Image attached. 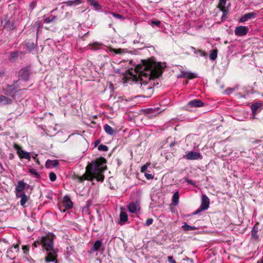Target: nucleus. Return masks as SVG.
Segmentation results:
<instances>
[{
    "label": "nucleus",
    "mask_w": 263,
    "mask_h": 263,
    "mask_svg": "<svg viewBox=\"0 0 263 263\" xmlns=\"http://www.w3.org/2000/svg\"><path fill=\"white\" fill-rule=\"evenodd\" d=\"M14 248L16 250V251H18V245H13L12 247H11V248L9 249H8L7 251V256L8 257L11 252H12V248Z\"/></svg>",
    "instance_id": "nucleus-41"
},
{
    "label": "nucleus",
    "mask_w": 263,
    "mask_h": 263,
    "mask_svg": "<svg viewBox=\"0 0 263 263\" xmlns=\"http://www.w3.org/2000/svg\"><path fill=\"white\" fill-rule=\"evenodd\" d=\"M120 220L119 223L123 224L125 222H126L128 220V216L127 214L124 212H121L120 214Z\"/></svg>",
    "instance_id": "nucleus-28"
},
{
    "label": "nucleus",
    "mask_w": 263,
    "mask_h": 263,
    "mask_svg": "<svg viewBox=\"0 0 263 263\" xmlns=\"http://www.w3.org/2000/svg\"><path fill=\"white\" fill-rule=\"evenodd\" d=\"M100 143V140H97L95 141V142H94V146L96 147L97 146H98L99 145V144Z\"/></svg>",
    "instance_id": "nucleus-55"
},
{
    "label": "nucleus",
    "mask_w": 263,
    "mask_h": 263,
    "mask_svg": "<svg viewBox=\"0 0 263 263\" xmlns=\"http://www.w3.org/2000/svg\"><path fill=\"white\" fill-rule=\"evenodd\" d=\"M106 160L101 157L92 161L88 166L89 172L85 173L83 176L74 175L73 179L79 183H82L85 180L93 181L96 179L98 181L102 182L104 179V171L106 169Z\"/></svg>",
    "instance_id": "nucleus-1"
},
{
    "label": "nucleus",
    "mask_w": 263,
    "mask_h": 263,
    "mask_svg": "<svg viewBox=\"0 0 263 263\" xmlns=\"http://www.w3.org/2000/svg\"><path fill=\"white\" fill-rule=\"evenodd\" d=\"M218 50L216 49L210 50L209 58L211 60L214 61L217 58Z\"/></svg>",
    "instance_id": "nucleus-31"
},
{
    "label": "nucleus",
    "mask_w": 263,
    "mask_h": 263,
    "mask_svg": "<svg viewBox=\"0 0 263 263\" xmlns=\"http://www.w3.org/2000/svg\"><path fill=\"white\" fill-rule=\"evenodd\" d=\"M175 141L172 142H171V144H170V146H171V147H172V146H174V145H175Z\"/></svg>",
    "instance_id": "nucleus-58"
},
{
    "label": "nucleus",
    "mask_w": 263,
    "mask_h": 263,
    "mask_svg": "<svg viewBox=\"0 0 263 263\" xmlns=\"http://www.w3.org/2000/svg\"><path fill=\"white\" fill-rule=\"evenodd\" d=\"M237 90H238V86H236L233 88H229L226 89L224 90V93L226 95H230V94L232 93L233 92H234L235 91Z\"/></svg>",
    "instance_id": "nucleus-37"
},
{
    "label": "nucleus",
    "mask_w": 263,
    "mask_h": 263,
    "mask_svg": "<svg viewBox=\"0 0 263 263\" xmlns=\"http://www.w3.org/2000/svg\"><path fill=\"white\" fill-rule=\"evenodd\" d=\"M238 98H245V96L240 93H237L235 95Z\"/></svg>",
    "instance_id": "nucleus-54"
},
{
    "label": "nucleus",
    "mask_w": 263,
    "mask_h": 263,
    "mask_svg": "<svg viewBox=\"0 0 263 263\" xmlns=\"http://www.w3.org/2000/svg\"><path fill=\"white\" fill-rule=\"evenodd\" d=\"M153 221L154 220L152 218H148L145 221L144 225L146 226H149L153 223Z\"/></svg>",
    "instance_id": "nucleus-46"
},
{
    "label": "nucleus",
    "mask_w": 263,
    "mask_h": 263,
    "mask_svg": "<svg viewBox=\"0 0 263 263\" xmlns=\"http://www.w3.org/2000/svg\"><path fill=\"white\" fill-rule=\"evenodd\" d=\"M14 148L16 149L17 154L20 158L26 159L28 160H30L31 157L29 153L25 151L21 147L16 144L14 145Z\"/></svg>",
    "instance_id": "nucleus-9"
},
{
    "label": "nucleus",
    "mask_w": 263,
    "mask_h": 263,
    "mask_svg": "<svg viewBox=\"0 0 263 263\" xmlns=\"http://www.w3.org/2000/svg\"><path fill=\"white\" fill-rule=\"evenodd\" d=\"M256 15V13L254 12L246 13L240 18L239 22L241 23L245 22L252 18H255Z\"/></svg>",
    "instance_id": "nucleus-17"
},
{
    "label": "nucleus",
    "mask_w": 263,
    "mask_h": 263,
    "mask_svg": "<svg viewBox=\"0 0 263 263\" xmlns=\"http://www.w3.org/2000/svg\"><path fill=\"white\" fill-rule=\"evenodd\" d=\"M47 255L45 257V261L46 262H50L55 261V263L57 262V253L58 250L53 249L52 251H48Z\"/></svg>",
    "instance_id": "nucleus-8"
},
{
    "label": "nucleus",
    "mask_w": 263,
    "mask_h": 263,
    "mask_svg": "<svg viewBox=\"0 0 263 263\" xmlns=\"http://www.w3.org/2000/svg\"><path fill=\"white\" fill-rule=\"evenodd\" d=\"M104 129L106 133L108 135H113L116 133V130L107 124L104 125Z\"/></svg>",
    "instance_id": "nucleus-25"
},
{
    "label": "nucleus",
    "mask_w": 263,
    "mask_h": 263,
    "mask_svg": "<svg viewBox=\"0 0 263 263\" xmlns=\"http://www.w3.org/2000/svg\"><path fill=\"white\" fill-rule=\"evenodd\" d=\"M36 6V1H32L29 5L30 9L32 10H33L35 7Z\"/></svg>",
    "instance_id": "nucleus-45"
},
{
    "label": "nucleus",
    "mask_w": 263,
    "mask_h": 263,
    "mask_svg": "<svg viewBox=\"0 0 263 263\" xmlns=\"http://www.w3.org/2000/svg\"><path fill=\"white\" fill-rule=\"evenodd\" d=\"M139 208L140 202L137 200L135 202H130L128 206V211L131 213H135Z\"/></svg>",
    "instance_id": "nucleus-15"
},
{
    "label": "nucleus",
    "mask_w": 263,
    "mask_h": 263,
    "mask_svg": "<svg viewBox=\"0 0 263 263\" xmlns=\"http://www.w3.org/2000/svg\"><path fill=\"white\" fill-rule=\"evenodd\" d=\"M58 16L57 15H50L48 17L46 16V15L43 16V21L44 23L46 24H49L53 22L54 21L58 18Z\"/></svg>",
    "instance_id": "nucleus-22"
},
{
    "label": "nucleus",
    "mask_w": 263,
    "mask_h": 263,
    "mask_svg": "<svg viewBox=\"0 0 263 263\" xmlns=\"http://www.w3.org/2000/svg\"><path fill=\"white\" fill-rule=\"evenodd\" d=\"M73 206V203L69 196H65L63 198V201L62 205L59 206V209L61 212H65L66 210L70 209Z\"/></svg>",
    "instance_id": "nucleus-5"
},
{
    "label": "nucleus",
    "mask_w": 263,
    "mask_h": 263,
    "mask_svg": "<svg viewBox=\"0 0 263 263\" xmlns=\"http://www.w3.org/2000/svg\"><path fill=\"white\" fill-rule=\"evenodd\" d=\"M261 106V103L260 102H256V103H253V104H252L251 106V108L253 114H254L256 112L257 109L259 107H260Z\"/></svg>",
    "instance_id": "nucleus-32"
},
{
    "label": "nucleus",
    "mask_w": 263,
    "mask_h": 263,
    "mask_svg": "<svg viewBox=\"0 0 263 263\" xmlns=\"http://www.w3.org/2000/svg\"><path fill=\"white\" fill-rule=\"evenodd\" d=\"M30 186L29 184H27L23 180H20L17 182V184L15 188V193L21 194L23 193L22 192L26 189L27 187L28 188Z\"/></svg>",
    "instance_id": "nucleus-10"
},
{
    "label": "nucleus",
    "mask_w": 263,
    "mask_h": 263,
    "mask_svg": "<svg viewBox=\"0 0 263 263\" xmlns=\"http://www.w3.org/2000/svg\"><path fill=\"white\" fill-rule=\"evenodd\" d=\"M5 74L4 71H0V78L3 77Z\"/></svg>",
    "instance_id": "nucleus-57"
},
{
    "label": "nucleus",
    "mask_w": 263,
    "mask_h": 263,
    "mask_svg": "<svg viewBox=\"0 0 263 263\" xmlns=\"http://www.w3.org/2000/svg\"><path fill=\"white\" fill-rule=\"evenodd\" d=\"M82 3V0H69L64 3L67 6H78Z\"/></svg>",
    "instance_id": "nucleus-26"
},
{
    "label": "nucleus",
    "mask_w": 263,
    "mask_h": 263,
    "mask_svg": "<svg viewBox=\"0 0 263 263\" xmlns=\"http://www.w3.org/2000/svg\"><path fill=\"white\" fill-rule=\"evenodd\" d=\"M98 149L100 151L107 152L108 150V148L106 145L101 144L98 146Z\"/></svg>",
    "instance_id": "nucleus-40"
},
{
    "label": "nucleus",
    "mask_w": 263,
    "mask_h": 263,
    "mask_svg": "<svg viewBox=\"0 0 263 263\" xmlns=\"http://www.w3.org/2000/svg\"><path fill=\"white\" fill-rule=\"evenodd\" d=\"M204 103L199 99H194L189 101L187 106L190 107H201L203 106Z\"/></svg>",
    "instance_id": "nucleus-14"
},
{
    "label": "nucleus",
    "mask_w": 263,
    "mask_h": 263,
    "mask_svg": "<svg viewBox=\"0 0 263 263\" xmlns=\"http://www.w3.org/2000/svg\"><path fill=\"white\" fill-rule=\"evenodd\" d=\"M227 0H219L218 8H224Z\"/></svg>",
    "instance_id": "nucleus-43"
},
{
    "label": "nucleus",
    "mask_w": 263,
    "mask_h": 263,
    "mask_svg": "<svg viewBox=\"0 0 263 263\" xmlns=\"http://www.w3.org/2000/svg\"><path fill=\"white\" fill-rule=\"evenodd\" d=\"M59 165V162L58 160H48L45 164L47 168L55 167Z\"/></svg>",
    "instance_id": "nucleus-21"
},
{
    "label": "nucleus",
    "mask_w": 263,
    "mask_h": 263,
    "mask_svg": "<svg viewBox=\"0 0 263 263\" xmlns=\"http://www.w3.org/2000/svg\"><path fill=\"white\" fill-rule=\"evenodd\" d=\"M16 87L14 84H8L6 88L4 90V93L7 96H10L11 93H13L15 92L16 90Z\"/></svg>",
    "instance_id": "nucleus-18"
},
{
    "label": "nucleus",
    "mask_w": 263,
    "mask_h": 263,
    "mask_svg": "<svg viewBox=\"0 0 263 263\" xmlns=\"http://www.w3.org/2000/svg\"><path fill=\"white\" fill-rule=\"evenodd\" d=\"M25 44L27 48L30 50H31L35 48L34 44L32 42H27Z\"/></svg>",
    "instance_id": "nucleus-38"
},
{
    "label": "nucleus",
    "mask_w": 263,
    "mask_h": 263,
    "mask_svg": "<svg viewBox=\"0 0 263 263\" xmlns=\"http://www.w3.org/2000/svg\"><path fill=\"white\" fill-rule=\"evenodd\" d=\"M87 48L88 49L96 51L99 49H103V45L101 43H99L98 42H95L92 44H89L87 46Z\"/></svg>",
    "instance_id": "nucleus-19"
},
{
    "label": "nucleus",
    "mask_w": 263,
    "mask_h": 263,
    "mask_svg": "<svg viewBox=\"0 0 263 263\" xmlns=\"http://www.w3.org/2000/svg\"><path fill=\"white\" fill-rule=\"evenodd\" d=\"M119 72H120V70H117V73H119Z\"/></svg>",
    "instance_id": "nucleus-62"
},
{
    "label": "nucleus",
    "mask_w": 263,
    "mask_h": 263,
    "mask_svg": "<svg viewBox=\"0 0 263 263\" xmlns=\"http://www.w3.org/2000/svg\"><path fill=\"white\" fill-rule=\"evenodd\" d=\"M183 158L189 160H195L202 159V156L199 152L191 151L184 155Z\"/></svg>",
    "instance_id": "nucleus-7"
},
{
    "label": "nucleus",
    "mask_w": 263,
    "mask_h": 263,
    "mask_svg": "<svg viewBox=\"0 0 263 263\" xmlns=\"http://www.w3.org/2000/svg\"><path fill=\"white\" fill-rule=\"evenodd\" d=\"M22 249L23 250L24 253L27 254L29 251V247L28 246H23Z\"/></svg>",
    "instance_id": "nucleus-47"
},
{
    "label": "nucleus",
    "mask_w": 263,
    "mask_h": 263,
    "mask_svg": "<svg viewBox=\"0 0 263 263\" xmlns=\"http://www.w3.org/2000/svg\"><path fill=\"white\" fill-rule=\"evenodd\" d=\"M57 9H58L57 8H55V9H54L52 10L50 12V14H52L53 13H54L55 11H57Z\"/></svg>",
    "instance_id": "nucleus-60"
},
{
    "label": "nucleus",
    "mask_w": 263,
    "mask_h": 263,
    "mask_svg": "<svg viewBox=\"0 0 263 263\" xmlns=\"http://www.w3.org/2000/svg\"><path fill=\"white\" fill-rule=\"evenodd\" d=\"M49 177L50 180L51 182H54V181H55V180L57 179V176H56L55 174L53 172H50L49 173Z\"/></svg>",
    "instance_id": "nucleus-42"
},
{
    "label": "nucleus",
    "mask_w": 263,
    "mask_h": 263,
    "mask_svg": "<svg viewBox=\"0 0 263 263\" xmlns=\"http://www.w3.org/2000/svg\"><path fill=\"white\" fill-rule=\"evenodd\" d=\"M197 77L196 73L186 71H182L177 77L178 78H185L188 79H193Z\"/></svg>",
    "instance_id": "nucleus-13"
},
{
    "label": "nucleus",
    "mask_w": 263,
    "mask_h": 263,
    "mask_svg": "<svg viewBox=\"0 0 263 263\" xmlns=\"http://www.w3.org/2000/svg\"><path fill=\"white\" fill-rule=\"evenodd\" d=\"M102 241L100 240H97L93 247H92V248L91 249V252H93L95 251H97L98 250H99V249L101 248V246H102Z\"/></svg>",
    "instance_id": "nucleus-29"
},
{
    "label": "nucleus",
    "mask_w": 263,
    "mask_h": 263,
    "mask_svg": "<svg viewBox=\"0 0 263 263\" xmlns=\"http://www.w3.org/2000/svg\"><path fill=\"white\" fill-rule=\"evenodd\" d=\"M258 223H256L255 226L253 227L252 230L251 231V236L252 237L255 238L256 239L258 238L257 232L258 231V228L257 227Z\"/></svg>",
    "instance_id": "nucleus-33"
},
{
    "label": "nucleus",
    "mask_w": 263,
    "mask_h": 263,
    "mask_svg": "<svg viewBox=\"0 0 263 263\" xmlns=\"http://www.w3.org/2000/svg\"><path fill=\"white\" fill-rule=\"evenodd\" d=\"M257 263H263V259L261 258L257 261Z\"/></svg>",
    "instance_id": "nucleus-59"
},
{
    "label": "nucleus",
    "mask_w": 263,
    "mask_h": 263,
    "mask_svg": "<svg viewBox=\"0 0 263 263\" xmlns=\"http://www.w3.org/2000/svg\"><path fill=\"white\" fill-rule=\"evenodd\" d=\"M16 197L17 198H21L20 204L21 206L24 207L25 204L29 199V197L25 193L16 194Z\"/></svg>",
    "instance_id": "nucleus-16"
},
{
    "label": "nucleus",
    "mask_w": 263,
    "mask_h": 263,
    "mask_svg": "<svg viewBox=\"0 0 263 263\" xmlns=\"http://www.w3.org/2000/svg\"><path fill=\"white\" fill-rule=\"evenodd\" d=\"M179 196L178 192H176L172 197V202L174 205H177L179 203Z\"/></svg>",
    "instance_id": "nucleus-34"
},
{
    "label": "nucleus",
    "mask_w": 263,
    "mask_h": 263,
    "mask_svg": "<svg viewBox=\"0 0 263 263\" xmlns=\"http://www.w3.org/2000/svg\"><path fill=\"white\" fill-rule=\"evenodd\" d=\"M167 260L168 261V262L170 263H176V261L173 258L172 256H168L167 257Z\"/></svg>",
    "instance_id": "nucleus-52"
},
{
    "label": "nucleus",
    "mask_w": 263,
    "mask_h": 263,
    "mask_svg": "<svg viewBox=\"0 0 263 263\" xmlns=\"http://www.w3.org/2000/svg\"><path fill=\"white\" fill-rule=\"evenodd\" d=\"M36 156H37V155H36L35 156H33V157H32V158H33L34 160H35L37 163H39V160H38V159H36Z\"/></svg>",
    "instance_id": "nucleus-56"
},
{
    "label": "nucleus",
    "mask_w": 263,
    "mask_h": 263,
    "mask_svg": "<svg viewBox=\"0 0 263 263\" xmlns=\"http://www.w3.org/2000/svg\"><path fill=\"white\" fill-rule=\"evenodd\" d=\"M144 176L146 177V178L148 180L153 179L154 178V176L151 174L145 173Z\"/></svg>",
    "instance_id": "nucleus-51"
},
{
    "label": "nucleus",
    "mask_w": 263,
    "mask_h": 263,
    "mask_svg": "<svg viewBox=\"0 0 263 263\" xmlns=\"http://www.w3.org/2000/svg\"><path fill=\"white\" fill-rule=\"evenodd\" d=\"M248 31L249 29L247 26H240L235 28L234 32L237 36H243L248 33Z\"/></svg>",
    "instance_id": "nucleus-11"
},
{
    "label": "nucleus",
    "mask_w": 263,
    "mask_h": 263,
    "mask_svg": "<svg viewBox=\"0 0 263 263\" xmlns=\"http://www.w3.org/2000/svg\"><path fill=\"white\" fill-rule=\"evenodd\" d=\"M147 72L143 74H141V79L139 83L140 84V88L144 92L148 91L151 92L154 85L153 83L154 79L159 78L162 74V71L160 69L154 68L152 69H149Z\"/></svg>",
    "instance_id": "nucleus-2"
},
{
    "label": "nucleus",
    "mask_w": 263,
    "mask_h": 263,
    "mask_svg": "<svg viewBox=\"0 0 263 263\" xmlns=\"http://www.w3.org/2000/svg\"><path fill=\"white\" fill-rule=\"evenodd\" d=\"M160 22L159 21H153L151 22V25L153 27L154 26H159L160 25Z\"/></svg>",
    "instance_id": "nucleus-49"
},
{
    "label": "nucleus",
    "mask_w": 263,
    "mask_h": 263,
    "mask_svg": "<svg viewBox=\"0 0 263 263\" xmlns=\"http://www.w3.org/2000/svg\"><path fill=\"white\" fill-rule=\"evenodd\" d=\"M182 228L184 231H189L192 230H195L197 229V228L194 226H190L187 224V223H185L184 225L182 226Z\"/></svg>",
    "instance_id": "nucleus-36"
},
{
    "label": "nucleus",
    "mask_w": 263,
    "mask_h": 263,
    "mask_svg": "<svg viewBox=\"0 0 263 263\" xmlns=\"http://www.w3.org/2000/svg\"><path fill=\"white\" fill-rule=\"evenodd\" d=\"M30 67L28 66L22 68L18 72L19 79L24 81L28 80L30 74Z\"/></svg>",
    "instance_id": "nucleus-6"
},
{
    "label": "nucleus",
    "mask_w": 263,
    "mask_h": 263,
    "mask_svg": "<svg viewBox=\"0 0 263 263\" xmlns=\"http://www.w3.org/2000/svg\"><path fill=\"white\" fill-rule=\"evenodd\" d=\"M29 173H31L32 175H34L35 177H36V178H39L40 177V174L35 169H30L29 170Z\"/></svg>",
    "instance_id": "nucleus-39"
},
{
    "label": "nucleus",
    "mask_w": 263,
    "mask_h": 263,
    "mask_svg": "<svg viewBox=\"0 0 263 263\" xmlns=\"http://www.w3.org/2000/svg\"><path fill=\"white\" fill-rule=\"evenodd\" d=\"M110 14L112 15L114 17L117 18H122V16L118 13H111Z\"/></svg>",
    "instance_id": "nucleus-53"
},
{
    "label": "nucleus",
    "mask_w": 263,
    "mask_h": 263,
    "mask_svg": "<svg viewBox=\"0 0 263 263\" xmlns=\"http://www.w3.org/2000/svg\"><path fill=\"white\" fill-rule=\"evenodd\" d=\"M184 180H185V181L186 182H187V183L193 185L194 186H196V183L195 181L191 180L187 178H184Z\"/></svg>",
    "instance_id": "nucleus-44"
},
{
    "label": "nucleus",
    "mask_w": 263,
    "mask_h": 263,
    "mask_svg": "<svg viewBox=\"0 0 263 263\" xmlns=\"http://www.w3.org/2000/svg\"><path fill=\"white\" fill-rule=\"evenodd\" d=\"M190 48L193 51L194 54L196 55L197 57H206L207 56L206 53L203 50H202L201 49H197L194 47L193 46H191Z\"/></svg>",
    "instance_id": "nucleus-20"
},
{
    "label": "nucleus",
    "mask_w": 263,
    "mask_h": 263,
    "mask_svg": "<svg viewBox=\"0 0 263 263\" xmlns=\"http://www.w3.org/2000/svg\"><path fill=\"white\" fill-rule=\"evenodd\" d=\"M24 53L23 51L17 50L14 51L10 53L9 60L11 62H15L18 57L24 55Z\"/></svg>",
    "instance_id": "nucleus-12"
},
{
    "label": "nucleus",
    "mask_w": 263,
    "mask_h": 263,
    "mask_svg": "<svg viewBox=\"0 0 263 263\" xmlns=\"http://www.w3.org/2000/svg\"><path fill=\"white\" fill-rule=\"evenodd\" d=\"M88 3L94 7L95 10H99L101 9V5L96 0H87Z\"/></svg>",
    "instance_id": "nucleus-27"
},
{
    "label": "nucleus",
    "mask_w": 263,
    "mask_h": 263,
    "mask_svg": "<svg viewBox=\"0 0 263 263\" xmlns=\"http://www.w3.org/2000/svg\"><path fill=\"white\" fill-rule=\"evenodd\" d=\"M148 166V164H144V165H143L141 167V173H145L147 169V167Z\"/></svg>",
    "instance_id": "nucleus-48"
},
{
    "label": "nucleus",
    "mask_w": 263,
    "mask_h": 263,
    "mask_svg": "<svg viewBox=\"0 0 263 263\" xmlns=\"http://www.w3.org/2000/svg\"><path fill=\"white\" fill-rule=\"evenodd\" d=\"M109 51L114 54H123L127 52L126 49L119 48L116 49L111 47L109 48Z\"/></svg>",
    "instance_id": "nucleus-24"
},
{
    "label": "nucleus",
    "mask_w": 263,
    "mask_h": 263,
    "mask_svg": "<svg viewBox=\"0 0 263 263\" xmlns=\"http://www.w3.org/2000/svg\"><path fill=\"white\" fill-rule=\"evenodd\" d=\"M92 205V201L91 200H88L86 202V205L84 207V210L88 209Z\"/></svg>",
    "instance_id": "nucleus-50"
},
{
    "label": "nucleus",
    "mask_w": 263,
    "mask_h": 263,
    "mask_svg": "<svg viewBox=\"0 0 263 263\" xmlns=\"http://www.w3.org/2000/svg\"><path fill=\"white\" fill-rule=\"evenodd\" d=\"M12 102V100L6 97L5 96H0V104L2 105L10 104Z\"/></svg>",
    "instance_id": "nucleus-23"
},
{
    "label": "nucleus",
    "mask_w": 263,
    "mask_h": 263,
    "mask_svg": "<svg viewBox=\"0 0 263 263\" xmlns=\"http://www.w3.org/2000/svg\"><path fill=\"white\" fill-rule=\"evenodd\" d=\"M55 238V236L53 233H50L45 236H43L41 238V243L46 251H51L54 249L53 240Z\"/></svg>",
    "instance_id": "nucleus-3"
},
{
    "label": "nucleus",
    "mask_w": 263,
    "mask_h": 263,
    "mask_svg": "<svg viewBox=\"0 0 263 263\" xmlns=\"http://www.w3.org/2000/svg\"><path fill=\"white\" fill-rule=\"evenodd\" d=\"M210 205V199L208 197L203 194L201 197V202L200 207L196 210L193 213V215H197L202 211L207 210Z\"/></svg>",
    "instance_id": "nucleus-4"
},
{
    "label": "nucleus",
    "mask_w": 263,
    "mask_h": 263,
    "mask_svg": "<svg viewBox=\"0 0 263 263\" xmlns=\"http://www.w3.org/2000/svg\"><path fill=\"white\" fill-rule=\"evenodd\" d=\"M4 26L9 30H13L14 28L13 22L10 20L6 21L4 24Z\"/></svg>",
    "instance_id": "nucleus-30"
},
{
    "label": "nucleus",
    "mask_w": 263,
    "mask_h": 263,
    "mask_svg": "<svg viewBox=\"0 0 263 263\" xmlns=\"http://www.w3.org/2000/svg\"><path fill=\"white\" fill-rule=\"evenodd\" d=\"M34 246L36 247V242L34 243Z\"/></svg>",
    "instance_id": "nucleus-61"
},
{
    "label": "nucleus",
    "mask_w": 263,
    "mask_h": 263,
    "mask_svg": "<svg viewBox=\"0 0 263 263\" xmlns=\"http://www.w3.org/2000/svg\"><path fill=\"white\" fill-rule=\"evenodd\" d=\"M220 10L222 12V15L221 16V21H224L228 18L229 11L226 9L224 8H220Z\"/></svg>",
    "instance_id": "nucleus-35"
},
{
    "label": "nucleus",
    "mask_w": 263,
    "mask_h": 263,
    "mask_svg": "<svg viewBox=\"0 0 263 263\" xmlns=\"http://www.w3.org/2000/svg\"><path fill=\"white\" fill-rule=\"evenodd\" d=\"M134 43H138V41H134Z\"/></svg>",
    "instance_id": "nucleus-63"
}]
</instances>
